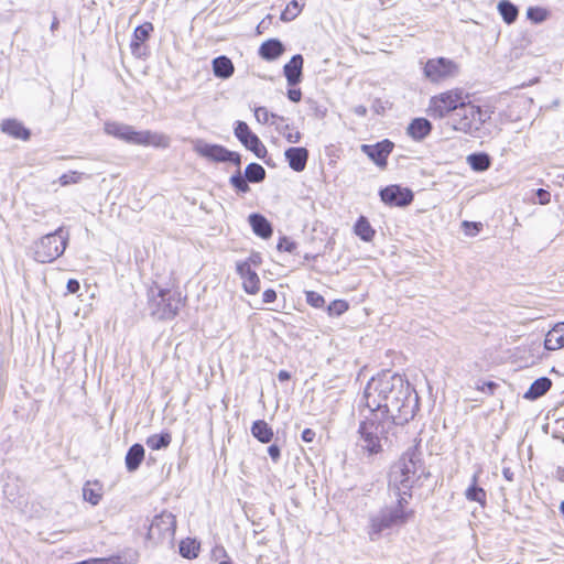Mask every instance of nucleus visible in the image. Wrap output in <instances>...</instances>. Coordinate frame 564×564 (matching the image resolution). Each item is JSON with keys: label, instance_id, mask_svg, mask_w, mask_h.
<instances>
[{"label": "nucleus", "instance_id": "1", "mask_svg": "<svg viewBox=\"0 0 564 564\" xmlns=\"http://www.w3.org/2000/svg\"><path fill=\"white\" fill-rule=\"evenodd\" d=\"M419 410L420 398L404 376L390 371L372 376L358 400L357 458L366 464L377 463L383 453L384 421L391 419L393 424L404 425Z\"/></svg>", "mask_w": 564, "mask_h": 564}, {"label": "nucleus", "instance_id": "2", "mask_svg": "<svg viewBox=\"0 0 564 564\" xmlns=\"http://www.w3.org/2000/svg\"><path fill=\"white\" fill-rule=\"evenodd\" d=\"M187 294L178 276L171 272L165 283L153 281L148 291L150 314L158 321H172L187 305Z\"/></svg>", "mask_w": 564, "mask_h": 564}, {"label": "nucleus", "instance_id": "3", "mask_svg": "<svg viewBox=\"0 0 564 564\" xmlns=\"http://www.w3.org/2000/svg\"><path fill=\"white\" fill-rule=\"evenodd\" d=\"M492 113V107L475 105L468 98L458 112L453 115V128L473 138L487 137L490 130L486 124L491 119Z\"/></svg>", "mask_w": 564, "mask_h": 564}, {"label": "nucleus", "instance_id": "4", "mask_svg": "<svg viewBox=\"0 0 564 564\" xmlns=\"http://www.w3.org/2000/svg\"><path fill=\"white\" fill-rule=\"evenodd\" d=\"M69 239L68 230L58 227L54 232L42 236L32 247L33 258L40 263H51L59 258Z\"/></svg>", "mask_w": 564, "mask_h": 564}, {"label": "nucleus", "instance_id": "5", "mask_svg": "<svg viewBox=\"0 0 564 564\" xmlns=\"http://www.w3.org/2000/svg\"><path fill=\"white\" fill-rule=\"evenodd\" d=\"M399 470H393L390 475V486L400 485L404 489V494L410 491L419 469L422 468L421 453L417 447L409 448L402 456L399 465Z\"/></svg>", "mask_w": 564, "mask_h": 564}, {"label": "nucleus", "instance_id": "6", "mask_svg": "<svg viewBox=\"0 0 564 564\" xmlns=\"http://www.w3.org/2000/svg\"><path fill=\"white\" fill-rule=\"evenodd\" d=\"M466 99L468 94L463 89H449L431 97L426 112L433 119H443L451 112H458Z\"/></svg>", "mask_w": 564, "mask_h": 564}, {"label": "nucleus", "instance_id": "7", "mask_svg": "<svg viewBox=\"0 0 564 564\" xmlns=\"http://www.w3.org/2000/svg\"><path fill=\"white\" fill-rule=\"evenodd\" d=\"M412 511L401 510L400 507H386L370 518V539L377 540L383 532L406 523Z\"/></svg>", "mask_w": 564, "mask_h": 564}, {"label": "nucleus", "instance_id": "8", "mask_svg": "<svg viewBox=\"0 0 564 564\" xmlns=\"http://www.w3.org/2000/svg\"><path fill=\"white\" fill-rule=\"evenodd\" d=\"M176 518L163 511L151 521L147 538L154 544L172 543L176 532Z\"/></svg>", "mask_w": 564, "mask_h": 564}, {"label": "nucleus", "instance_id": "9", "mask_svg": "<svg viewBox=\"0 0 564 564\" xmlns=\"http://www.w3.org/2000/svg\"><path fill=\"white\" fill-rule=\"evenodd\" d=\"M194 151L199 156L213 162H231L238 167L241 164V156L239 153L229 151L220 144H210L202 140H197L194 144Z\"/></svg>", "mask_w": 564, "mask_h": 564}, {"label": "nucleus", "instance_id": "10", "mask_svg": "<svg viewBox=\"0 0 564 564\" xmlns=\"http://www.w3.org/2000/svg\"><path fill=\"white\" fill-rule=\"evenodd\" d=\"M457 73V65L446 57L429 59L423 67V74L431 83H438Z\"/></svg>", "mask_w": 564, "mask_h": 564}, {"label": "nucleus", "instance_id": "11", "mask_svg": "<svg viewBox=\"0 0 564 564\" xmlns=\"http://www.w3.org/2000/svg\"><path fill=\"white\" fill-rule=\"evenodd\" d=\"M234 132L241 144L251 151L257 158L264 159L268 155L265 145L259 137L251 131L245 121H237Z\"/></svg>", "mask_w": 564, "mask_h": 564}, {"label": "nucleus", "instance_id": "12", "mask_svg": "<svg viewBox=\"0 0 564 564\" xmlns=\"http://www.w3.org/2000/svg\"><path fill=\"white\" fill-rule=\"evenodd\" d=\"M379 196L381 202L390 207H406L414 199L412 189L399 184H391L381 188Z\"/></svg>", "mask_w": 564, "mask_h": 564}, {"label": "nucleus", "instance_id": "13", "mask_svg": "<svg viewBox=\"0 0 564 564\" xmlns=\"http://www.w3.org/2000/svg\"><path fill=\"white\" fill-rule=\"evenodd\" d=\"M394 149V143L389 139H383L373 144H361L360 150L379 169L384 170L388 165V158Z\"/></svg>", "mask_w": 564, "mask_h": 564}, {"label": "nucleus", "instance_id": "14", "mask_svg": "<svg viewBox=\"0 0 564 564\" xmlns=\"http://www.w3.org/2000/svg\"><path fill=\"white\" fill-rule=\"evenodd\" d=\"M153 30L154 26L151 22H144L134 29L130 42V50L133 56L142 58L148 55L145 42L150 39Z\"/></svg>", "mask_w": 564, "mask_h": 564}, {"label": "nucleus", "instance_id": "15", "mask_svg": "<svg viewBox=\"0 0 564 564\" xmlns=\"http://www.w3.org/2000/svg\"><path fill=\"white\" fill-rule=\"evenodd\" d=\"M135 145L152 147L155 149H166L171 144V139L167 134L151 130L137 131Z\"/></svg>", "mask_w": 564, "mask_h": 564}, {"label": "nucleus", "instance_id": "16", "mask_svg": "<svg viewBox=\"0 0 564 564\" xmlns=\"http://www.w3.org/2000/svg\"><path fill=\"white\" fill-rule=\"evenodd\" d=\"M236 271L241 279L243 291L249 295H256L260 292L261 281L253 269H249L246 263H236Z\"/></svg>", "mask_w": 564, "mask_h": 564}, {"label": "nucleus", "instance_id": "17", "mask_svg": "<svg viewBox=\"0 0 564 564\" xmlns=\"http://www.w3.org/2000/svg\"><path fill=\"white\" fill-rule=\"evenodd\" d=\"M433 130L432 122L424 118L417 117L410 121L406 127V134L415 142H421L425 140Z\"/></svg>", "mask_w": 564, "mask_h": 564}, {"label": "nucleus", "instance_id": "18", "mask_svg": "<svg viewBox=\"0 0 564 564\" xmlns=\"http://www.w3.org/2000/svg\"><path fill=\"white\" fill-rule=\"evenodd\" d=\"M105 132L108 135L120 139L128 143H134L137 130L132 126L124 124L117 121H110L105 123Z\"/></svg>", "mask_w": 564, "mask_h": 564}, {"label": "nucleus", "instance_id": "19", "mask_svg": "<svg viewBox=\"0 0 564 564\" xmlns=\"http://www.w3.org/2000/svg\"><path fill=\"white\" fill-rule=\"evenodd\" d=\"M308 155V150L303 147H292L286 149L284 152L289 166L295 172H302L305 170Z\"/></svg>", "mask_w": 564, "mask_h": 564}, {"label": "nucleus", "instance_id": "20", "mask_svg": "<svg viewBox=\"0 0 564 564\" xmlns=\"http://www.w3.org/2000/svg\"><path fill=\"white\" fill-rule=\"evenodd\" d=\"M303 64V56L301 54H296L284 65L283 74L289 86L294 87L301 83Z\"/></svg>", "mask_w": 564, "mask_h": 564}, {"label": "nucleus", "instance_id": "21", "mask_svg": "<svg viewBox=\"0 0 564 564\" xmlns=\"http://www.w3.org/2000/svg\"><path fill=\"white\" fill-rule=\"evenodd\" d=\"M1 130L13 139L28 141L31 138V131L17 119H6L1 123Z\"/></svg>", "mask_w": 564, "mask_h": 564}, {"label": "nucleus", "instance_id": "22", "mask_svg": "<svg viewBox=\"0 0 564 564\" xmlns=\"http://www.w3.org/2000/svg\"><path fill=\"white\" fill-rule=\"evenodd\" d=\"M480 470L474 473L470 485L465 490V498L468 501L478 502L482 508L487 503V492L478 485Z\"/></svg>", "mask_w": 564, "mask_h": 564}, {"label": "nucleus", "instance_id": "23", "mask_svg": "<svg viewBox=\"0 0 564 564\" xmlns=\"http://www.w3.org/2000/svg\"><path fill=\"white\" fill-rule=\"evenodd\" d=\"M564 347V322L557 323L547 332L544 339L546 350H556Z\"/></svg>", "mask_w": 564, "mask_h": 564}, {"label": "nucleus", "instance_id": "24", "mask_svg": "<svg viewBox=\"0 0 564 564\" xmlns=\"http://www.w3.org/2000/svg\"><path fill=\"white\" fill-rule=\"evenodd\" d=\"M249 224L252 231L262 239H269L273 234L270 221L261 214H251Z\"/></svg>", "mask_w": 564, "mask_h": 564}, {"label": "nucleus", "instance_id": "25", "mask_svg": "<svg viewBox=\"0 0 564 564\" xmlns=\"http://www.w3.org/2000/svg\"><path fill=\"white\" fill-rule=\"evenodd\" d=\"M258 53L265 61H274L284 53V46L279 40L270 39L260 45Z\"/></svg>", "mask_w": 564, "mask_h": 564}, {"label": "nucleus", "instance_id": "26", "mask_svg": "<svg viewBox=\"0 0 564 564\" xmlns=\"http://www.w3.org/2000/svg\"><path fill=\"white\" fill-rule=\"evenodd\" d=\"M552 387V380L547 377H540L535 379L527 392L523 394V398L530 401H535L543 397Z\"/></svg>", "mask_w": 564, "mask_h": 564}, {"label": "nucleus", "instance_id": "27", "mask_svg": "<svg viewBox=\"0 0 564 564\" xmlns=\"http://www.w3.org/2000/svg\"><path fill=\"white\" fill-rule=\"evenodd\" d=\"M213 72L218 78H229L235 72L231 59L225 55L218 56L213 61Z\"/></svg>", "mask_w": 564, "mask_h": 564}, {"label": "nucleus", "instance_id": "28", "mask_svg": "<svg viewBox=\"0 0 564 564\" xmlns=\"http://www.w3.org/2000/svg\"><path fill=\"white\" fill-rule=\"evenodd\" d=\"M144 448L141 444H133L126 455V467L129 471H134L139 468L144 459Z\"/></svg>", "mask_w": 564, "mask_h": 564}, {"label": "nucleus", "instance_id": "29", "mask_svg": "<svg viewBox=\"0 0 564 564\" xmlns=\"http://www.w3.org/2000/svg\"><path fill=\"white\" fill-rule=\"evenodd\" d=\"M252 435L261 443H270L273 438V430L264 420H257L251 425Z\"/></svg>", "mask_w": 564, "mask_h": 564}, {"label": "nucleus", "instance_id": "30", "mask_svg": "<svg viewBox=\"0 0 564 564\" xmlns=\"http://www.w3.org/2000/svg\"><path fill=\"white\" fill-rule=\"evenodd\" d=\"M355 236H358L366 242L372 241L376 236V229L371 226L367 217L361 215L355 221Z\"/></svg>", "mask_w": 564, "mask_h": 564}, {"label": "nucleus", "instance_id": "31", "mask_svg": "<svg viewBox=\"0 0 564 564\" xmlns=\"http://www.w3.org/2000/svg\"><path fill=\"white\" fill-rule=\"evenodd\" d=\"M83 496L86 501L96 506L102 497V485L97 480H89L84 485Z\"/></svg>", "mask_w": 564, "mask_h": 564}, {"label": "nucleus", "instance_id": "32", "mask_svg": "<svg viewBox=\"0 0 564 564\" xmlns=\"http://www.w3.org/2000/svg\"><path fill=\"white\" fill-rule=\"evenodd\" d=\"M467 163L475 172H485L491 165V158L486 152H476L467 156Z\"/></svg>", "mask_w": 564, "mask_h": 564}, {"label": "nucleus", "instance_id": "33", "mask_svg": "<svg viewBox=\"0 0 564 564\" xmlns=\"http://www.w3.org/2000/svg\"><path fill=\"white\" fill-rule=\"evenodd\" d=\"M498 12L507 24H512L519 15L518 7L510 0H500L497 6Z\"/></svg>", "mask_w": 564, "mask_h": 564}, {"label": "nucleus", "instance_id": "34", "mask_svg": "<svg viewBox=\"0 0 564 564\" xmlns=\"http://www.w3.org/2000/svg\"><path fill=\"white\" fill-rule=\"evenodd\" d=\"M200 543L196 539L185 538L180 541V554L187 560H194L199 555Z\"/></svg>", "mask_w": 564, "mask_h": 564}, {"label": "nucleus", "instance_id": "35", "mask_svg": "<svg viewBox=\"0 0 564 564\" xmlns=\"http://www.w3.org/2000/svg\"><path fill=\"white\" fill-rule=\"evenodd\" d=\"M171 442L172 435L170 432L150 435L145 441L148 447L151 448L152 451L166 448L167 446H170Z\"/></svg>", "mask_w": 564, "mask_h": 564}, {"label": "nucleus", "instance_id": "36", "mask_svg": "<svg viewBox=\"0 0 564 564\" xmlns=\"http://www.w3.org/2000/svg\"><path fill=\"white\" fill-rule=\"evenodd\" d=\"M304 7V2H300L299 0H291L281 12L280 19L284 22H290L297 18Z\"/></svg>", "mask_w": 564, "mask_h": 564}, {"label": "nucleus", "instance_id": "37", "mask_svg": "<svg viewBox=\"0 0 564 564\" xmlns=\"http://www.w3.org/2000/svg\"><path fill=\"white\" fill-rule=\"evenodd\" d=\"M246 178L252 183H259L265 177V170L258 163H250L245 171Z\"/></svg>", "mask_w": 564, "mask_h": 564}, {"label": "nucleus", "instance_id": "38", "mask_svg": "<svg viewBox=\"0 0 564 564\" xmlns=\"http://www.w3.org/2000/svg\"><path fill=\"white\" fill-rule=\"evenodd\" d=\"M257 122L261 124L273 123L274 119H281L278 115L272 113L265 107H256L253 110Z\"/></svg>", "mask_w": 564, "mask_h": 564}, {"label": "nucleus", "instance_id": "39", "mask_svg": "<svg viewBox=\"0 0 564 564\" xmlns=\"http://www.w3.org/2000/svg\"><path fill=\"white\" fill-rule=\"evenodd\" d=\"M280 133L289 143H297L302 139L300 130L292 124H285L280 129Z\"/></svg>", "mask_w": 564, "mask_h": 564}, {"label": "nucleus", "instance_id": "40", "mask_svg": "<svg viewBox=\"0 0 564 564\" xmlns=\"http://www.w3.org/2000/svg\"><path fill=\"white\" fill-rule=\"evenodd\" d=\"M348 310H349V304H348V302H346L344 300H335L327 307L328 314L330 316H339V315L344 314L345 312H347Z\"/></svg>", "mask_w": 564, "mask_h": 564}, {"label": "nucleus", "instance_id": "41", "mask_svg": "<svg viewBox=\"0 0 564 564\" xmlns=\"http://www.w3.org/2000/svg\"><path fill=\"white\" fill-rule=\"evenodd\" d=\"M82 178L83 173L78 171H69L67 173L62 174L58 178V182L62 186H67L80 182Z\"/></svg>", "mask_w": 564, "mask_h": 564}, {"label": "nucleus", "instance_id": "42", "mask_svg": "<svg viewBox=\"0 0 564 564\" xmlns=\"http://www.w3.org/2000/svg\"><path fill=\"white\" fill-rule=\"evenodd\" d=\"M462 229L466 236L475 237L481 231L482 224L479 221L464 220L462 223Z\"/></svg>", "mask_w": 564, "mask_h": 564}, {"label": "nucleus", "instance_id": "43", "mask_svg": "<svg viewBox=\"0 0 564 564\" xmlns=\"http://www.w3.org/2000/svg\"><path fill=\"white\" fill-rule=\"evenodd\" d=\"M305 299L308 305L315 308H322L325 306L324 297L315 291H306Z\"/></svg>", "mask_w": 564, "mask_h": 564}, {"label": "nucleus", "instance_id": "44", "mask_svg": "<svg viewBox=\"0 0 564 564\" xmlns=\"http://www.w3.org/2000/svg\"><path fill=\"white\" fill-rule=\"evenodd\" d=\"M527 17L534 23H541L546 19V11L539 7H530Z\"/></svg>", "mask_w": 564, "mask_h": 564}, {"label": "nucleus", "instance_id": "45", "mask_svg": "<svg viewBox=\"0 0 564 564\" xmlns=\"http://www.w3.org/2000/svg\"><path fill=\"white\" fill-rule=\"evenodd\" d=\"M276 249L280 252H289L292 253L296 250V243L291 240L289 237H281L278 241Z\"/></svg>", "mask_w": 564, "mask_h": 564}, {"label": "nucleus", "instance_id": "46", "mask_svg": "<svg viewBox=\"0 0 564 564\" xmlns=\"http://www.w3.org/2000/svg\"><path fill=\"white\" fill-rule=\"evenodd\" d=\"M247 178H243L240 174V172H238L236 175L231 176L230 178V183L231 185L238 189L239 192H242V193H246L249 191V185L247 183Z\"/></svg>", "mask_w": 564, "mask_h": 564}, {"label": "nucleus", "instance_id": "47", "mask_svg": "<svg viewBox=\"0 0 564 564\" xmlns=\"http://www.w3.org/2000/svg\"><path fill=\"white\" fill-rule=\"evenodd\" d=\"M237 263H246L249 269H253L261 265L262 257L259 252H252L246 260L238 261Z\"/></svg>", "mask_w": 564, "mask_h": 564}, {"label": "nucleus", "instance_id": "48", "mask_svg": "<svg viewBox=\"0 0 564 564\" xmlns=\"http://www.w3.org/2000/svg\"><path fill=\"white\" fill-rule=\"evenodd\" d=\"M394 487L397 488V490H398V492H397V494H398V496H399V498H398V502H397V505H395L394 507H400V508H401V510H405V509H404V506H405V505H408V500H406V498L404 497V496H405V494H404V489H402V487H401L400 485L394 486ZM406 495H409V496L411 497V494H409V491H406Z\"/></svg>", "mask_w": 564, "mask_h": 564}, {"label": "nucleus", "instance_id": "49", "mask_svg": "<svg viewBox=\"0 0 564 564\" xmlns=\"http://www.w3.org/2000/svg\"><path fill=\"white\" fill-rule=\"evenodd\" d=\"M536 197L539 199V203L542 205H545V204L550 203V200H551L550 192L544 188H539L536 191Z\"/></svg>", "mask_w": 564, "mask_h": 564}, {"label": "nucleus", "instance_id": "50", "mask_svg": "<svg viewBox=\"0 0 564 564\" xmlns=\"http://www.w3.org/2000/svg\"><path fill=\"white\" fill-rule=\"evenodd\" d=\"M278 299L276 292L273 289H267L262 293V301L264 303H273Z\"/></svg>", "mask_w": 564, "mask_h": 564}, {"label": "nucleus", "instance_id": "51", "mask_svg": "<svg viewBox=\"0 0 564 564\" xmlns=\"http://www.w3.org/2000/svg\"><path fill=\"white\" fill-rule=\"evenodd\" d=\"M498 384L494 381H486L481 386L478 387V390L481 392H486L489 394H494L495 390L497 389Z\"/></svg>", "mask_w": 564, "mask_h": 564}, {"label": "nucleus", "instance_id": "52", "mask_svg": "<svg viewBox=\"0 0 564 564\" xmlns=\"http://www.w3.org/2000/svg\"><path fill=\"white\" fill-rule=\"evenodd\" d=\"M288 98L293 102H299L302 99V91L300 88H290L288 90Z\"/></svg>", "mask_w": 564, "mask_h": 564}, {"label": "nucleus", "instance_id": "53", "mask_svg": "<svg viewBox=\"0 0 564 564\" xmlns=\"http://www.w3.org/2000/svg\"><path fill=\"white\" fill-rule=\"evenodd\" d=\"M315 437H316V433L312 429H305L302 432V440L305 443H312L315 440Z\"/></svg>", "mask_w": 564, "mask_h": 564}, {"label": "nucleus", "instance_id": "54", "mask_svg": "<svg viewBox=\"0 0 564 564\" xmlns=\"http://www.w3.org/2000/svg\"><path fill=\"white\" fill-rule=\"evenodd\" d=\"M66 288H67L68 293L74 294V293L79 291L80 284H79V282L77 280L69 279L68 282H67Z\"/></svg>", "mask_w": 564, "mask_h": 564}, {"label": "nucleus", "instance_id": "55", "mask_svg": "<svg viewBox=\"0 0 564 564\" xmlns=\"http://www.w3.org/2000/svg\"><path fill=\"white\" fill-rule=\"evenodd\" d=\"M268 453L274 462H276L280 458V448L278 445H270L268 448Z\"/></svg>", "mask_w": 564, "mask_h": 564}, {"label": "nucleus", "instance_id": "56", "mask_svg": "<svg viewBox=\"0 0 564 564\" xmlns=\"http://www.w3.org/2000/svg\"><path fill=\"white\" fill-rule=\"evenodd\" d=\"M502 476L506 480L512 481L513 480V471L510 467H503L502 468Z\"/></svg>", "mask_w": 564, "mask_h": 564}, {"label": "nucleus", "instance_id": "57", "mask_svg": "<svg viewBox=\"0 0 564 564\" xmlns=\"http://www.w3.org/2000/svg\"><path fill=\"white\" fill-rule=\"evenodd\" d=\"M278 378L280 381H288L291 379V375L286 370H280L278 373Z\"/></svg>", "mask_w": 564, "mask_h": 564}, {"label": "nucleus", "instance_id": "58", "mask_svg": "<svg viewBox=\"0 0 564 564\" xmlns=\"http://www.w3.org/2000/svg\"><path fill=\"white\" fill-rule=\"evenodd\" d=\"M367 113V108L365 106L355 107V115L365 116Z\"/></svg>", "mask_w": 564, "mask_h": 564}, {"label": "nucleus", "instance_id": "59", "mask_svg": "<svg viewBox=\"0 0 564 564\" xmlns=\"http://www.w3.org/2000/svg\"><path fill=\"white\" fill-rule=\"evenodd\" d=\"M556 478H557L560 481L564 482V467H558V468L556 469Z\"/></svg>", "mask_w": 564, "mask_h": 564}, {"label": "nucleus", "instance_id": "60", "mask_svg": "<svg viewBox=\"0 0 564 564\" xmlns=\"http://www.w3.org/2000/svg\"><path fill=\"white\" fill-rule=\"evenodd\" d=\"M219 564H235L232 561H221Z\"/></svg>", "mask_w": 564, "mask_h": 564}, {"label": "nucleus", "instance_id": "61", "mask_svg": "<svg viewBox=\"0 0 564 564\" xmlns=\"http://www.w3.org/2000/svg\"><path fill=\"white\" fill-rule=\"evenodd\" d=\"M360 377H361V372L358 373L356 380H360Z\"/></svg>", "mask_w": 564, "mask_h": 564}, {"label": "nucleus", "instance_id": "62", "mask_svg": "<svg viewBox=\"0 0 564 564\" xmlns=\"http://www.w3.org/2000/svg\"><path fill=\"white\" fill-rule=\"evenodd\" d=\"M551 372H555V373H557V371L555 370V368H554V367L551 369Z\"/></svg>", "mask_w": 564, "mask_h": 564}]
</instances>
